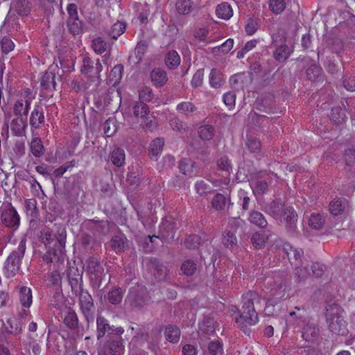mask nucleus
<instances>
[{"instance_id":"f257e3e1","label":"nucleus","mask_w":355,"mask_h":355,"mask_svg":"<svg viewBox=\"0 0 355 355\" xmlns=\"http://www.w3.org/2000/svg\"><path fill=\"white\" fill-rule=\"evenodd\" d=\"M243 306L239 318H236V322L239 327L245 334L249 335L250 326L254 325L259 320L258 314L254 309V303L260 302V298L256 292L249 291L243 295Z\"/></svg>"},{"instance_id":"f03ea898","label":"nucleus","mask_w":355,"mask_h":355,"mask_svg":"<svg viewBox=\"0 0 355 355\" xmlns=\"http://www.w3.org/2000/svg\"><path fill=\"white\" fill-rule=\"evenodd\" d=\"M343 314V310L337 304H329L326 307L327 327L334 334L344 336L348 332L347 322Z\"/></svg>"},{"instance_id":"7ed1b4c3","label":"nucleus","mask_w":355,"mask_h":355,"mask_svg":"<svg viewBox=\"0 0 355 355\" xmlns=\"http://www.w3.org/2000/svg\"><path fill=\"white\" fill-rule=\"evenodd\" d=\"M150 300L147 288L142 285H135L129 289L125 302L132 309L140 310L148 305Z\"/></svg>"},{"instance_id":"20e7f679","label":"nucleus","mask_w":355,"mask_h":355,"mask_svg":"<svg viewBox=\"0 0 355 355\" xmlns=\"http://www.w3.org/2000/svg\"><path fill=\"white\" fill-rule=\"evenodd\" d=\"M40 241L43 243L65 244L67 232L65 228L60 225L54 224L52 228L45 226L38 234Z\"/></svg>"},{"instance_id":"39448f33","label":"nucleus","mask_w":355,"mask_h":355,"mask_svg":"<svg viewBox=\"0 0 355 355\" xmlns=\"http://www.w3.org/2000/svg\"><path fill=\"white\" fill-rule=\"evenodd\" d=\"M102 70L103 66L98 58L93 60L89 56L83 58L80 71L87 76L89 82L95 83L96 87L100 83V73Z\"/></svg>"},{"instance_id":"423d86ee","label":"nucleus","mask_w":355,"mask_h":355,"mask_svg":"<svg viewBox=\"0 0 355 355\" xmlns=\"http://www.w3.org/2000/svg\"><path fill=\"white\" fill-rule=\"evenodd\" d=\"M80 310L89 324L95 318L96 306L92 295L87 291H82L78 295Z\"/></svg>"},{"instance_id":"0eeeda50","label":"nucleus","mask_w":355,"mask_h":355,"mask_svg":"<svg viewBox=\"0 0 355 355\" xmlns=\"http://www.w3.org/2000/svg\"><path fill=\"white\" fill-rule=\"evenodd\" d=\"M26 251V245H19L17 249L13 250L8 257L5 270L7 277H12L19 270L21 260L23 258Z\"/></svg>"},{"instance_id":"6e6552de","label":"nucleus","mask_w":355,"mask_h":355,"mask_svg":"<svg viewBox=\"0 0 355 355\" xmlns=\"http://www.w3.org/2000/svg\"><path fill=\"white\" fill-rule=\"evenodd\" d=\"M42 247L43 250H39L40 253L42 254V259L47 263L58 262L63 261L64 259V254L63 250L65 245H38Z\"/></svg>"},{"instance_id":"1a4fd4ad","label":"nucleus","mask_w":355,"mask_h":355,"mask_svg":"<svg viewBox=\"0 0 355 355\" xmlns=\"http://www.w3.org/2000/svg\"><path fill=\"white\" fill-rule=\"evenodd\" d=\"M1 220L6 227L12 230H17L20 224L19 215L11 204L6 206L2 211Z\"/></svg>"},{"instance_id":"9d476101","label":"nucleus","mask_w":355,"mask_h":355,"mask_svg":"<svg viewBox=\"0 0 355 355\" xmlns=\"http://www.w3.org/2000/svg\"><path fill=\"white\" fill-rule=\"evenodd\" d=\"M288 206H286L280 198H275L270 202L266 203L262 210L275 220L281 219Z\"/></svg>"},{"instance_id":"9b49d317","label":"nucleus","mask_w":355,"mask_h":355,"mask_svg":"<svg viewBox=\"0 0 355 355\" xmlns=\"http://www.w3.org/2000/svg\"><path fill=\"white\" fill-rule=\"evenodd\" d=\"M147 268L150 273L154 277L155 280L161 282L166 279L168 270L157 259L150 258L147 263Z\"/></svg>"},{"instance_id":"f8f14e48","label":"nucleus","mask_w":355,"mask_h":355,"mask_svg":"<svg viewBox=\"0 0 355 355\" xmlns=\"http://www.w3.org/2000/svg\"><path fill=\"white\" fill-rule=\"evenodd\" d=\"M283 216H284V220L286 223V227L287 232L291 234V236L293 237L297 236L298 235L296 226L297 215L294 209L288 206L283 214Z\"/></svg>"},{"instance_id":"ddd939ff","label":"nucleus","mask_w":355,"mask_h":355,"mask_svg":"<svg viewBox=\"0 0 355 355\" xmlns=\"http://www.w3.org/2000/svg\"><path fill=\"white\" fill-rule=\"evenodd\" d=\"M251 240L252 244H272L277 241V236L270 230H264L254 233Z\"/></svg>"},{"instance_id":"4468645a","label":"nucleus","mask_w":355,"mask_h":355,"mask_svg":"<svg viewBox=\"0 0 355 355\" xmlns=\"http://www.w3.org/2000/svg\"><path fill=\"white\" fill-rule=\"evenodd\" d=\"M298 61H302L309 67L306 71V76L311 81H315L322 73V68L315 63L309 57H304L302 59L298 58Z\"/></svg>"},{"instance_id":"2eb2a0df","label":"nucleus","mask_w":355,"mask_h":355,"mask_svg":"<svg viewBox=\"0 0 355 355\" xmlns=\"http://www.w3.org/2000/svg\"><path fill=\"white\" fill-rule=\"evenodd\" d=\"M218 327V322L212 317L205 316L199 324V334L202 336L214 335Z\"/></svg>"},{"instance_id":"dca6fc26","label":"nucleus","mask_w":355,"mask_h":355,"mask_svg":"<svg viewBox=\"0 0 355 355\" xmlns=\"http://www.w3.org/2000/svg\"><path fill=\"white\" fill-rule=\"evenodd\" d=\"M44 121L43 108L40 105H35L29 118V123L32 130L40 128L44 124Z\"/></svg>"},{"instance_id":"f3484780","label":"nucleus","mask_w":355,"mask_h":355,"mask_svg":"<svg viewBox=\"0 0 355 355\" xmlns=\"http://www.w3.org/2000/svg\"><path fill=\"white\" fill-rule=\"evenodd\" d=\"M176 223L171 217L165 218L160 226V232L163 239H166L169 242V239L174 238V230L176 228Z\"/></svg>"},{"instance_id":"a211bd4d","label":"nucleus","mask_w":355,"mask_h":355,"mask_svg":"<svg viewBox=\"0 0 355 355\" xmlns=\"http://www.w3.org/2000/svg\"><path fill=\"white\" fill-rule=\"evenodd\" d=\"M27 119L22 116H17L10 122V130L12 134L16 137H22L26 134L27 128Z\"/></svg>"},{"instance_id":"6ab92c4d","label":"nucleus","mask_w":355,"mask_h":355,"mask_svg":"<svg viewBox=\"0 0 355 355\" xmlns=\"http://www.w3.org/2000/svg\"><path fill=\"white\" fill-rule=\"evenodd\" d=\"M31 107V99L17 100L13 106V114L16 116H26Z\"/></svg>"},{"instance_id":"aec40b11","label":"nucleus","mask_w":355,"mask_h":355,"mask_svg":"<svg viewBox=\"0 0 355 355\" xmlns=\"http://www.w3.org/2000/svg\"><path fill=\"white\" fill-rule=\"evenodd\" d=\"M87 270L91 275L95 276L96 278L100 277L103 272V268L101 264L100 260L90 257L86 261Z\"/></svg>"},{"instance_id":"412c9836","label":"nucleus","mask_w":355,"mask_h":355,"mask_svg":"<svg viewBox=\"0 0 355 355\" xmlns=\"http://www.w3.org/2000/svg\"><path fill=\"white\" fill-rule=\"evenodd\" d=\"M63 322L71 330H76L78 329V318L73 309L70 307L67 309L64 315Z\"/></svg>"},{"instance_id":"4be33fe9","label":"nucleus","mask_w":355,"mask_h":355,"mask_svg":"<svg viewBox=\"0 0 355 355\" xmlns=\"http://www.w3.org/2000/svg\"><path fill=\"white\" fill-rule=\"evenodd\" d=\"M150 76L154 85L158 87L163 86L168 80L166 71L160 68L154 69Z\"/></svg>"},{"instance_id":"5701e85b","label":"nucleus","mask_w":355,"mask_h":355,"mask_svg":"<svg viewBox=\"0 0 355 355\" xmlns=\"http://www.w3.org/2000/svg\"><path fill=\"white\" fill-rule=\"evenodd\" d=\"M109 158L114 166L121 167L125 164V151L121 148L116 147L110 153Z\"/></svg>"},{"instance_id":"b1692460","label":"nucleus","mask_w":355,"mask_h":355,"mask_svg":"<svg viewBox=\"0 0 355 355\" xmlns=\"http://www.w3.org/2000/svg\"><path fill=\"white\" fill-rule=\"evenodd\" d=\"M287 248H284V251L287 254L288 259L291 264L295 265V263L292 261L293 259L299 263L301 261V257L304 254V252L302 248H296L294 245H286Z\"/></svg>"},{"instance_id":"393cba45","label":"nucleus","mask_w":355,"mask_h":355,"mask_svg":"<svg viewBox=\"0 0 355 355\" xmlns=\"http://www.w3.org/2000/svg\"><path fill=\"white\" fill-rule=\"evenodd\" d=\"M97 325V339L100 340L103 338L105 333L111 334L112 326L110 325L108 321L103 316L98 315L96 318Z\"/></svg>"},{"instance_id":"a878e982","label":"nucleus","mask_w":355,"mask_h":355,"mask_svg":"<svg viewBox=\"0 0 355 355\" xmlns=\"http://www.w3.org/2000/svg\"><path fill=\"white\" fill-rule=\"evenodd\" d=\"M248 220L250 223L260 228H265L268 225L264 215L261 212L256 210H252L249 213Z\"/></svg>"},{"instance_id":"bb28decb","label":"nucleus","mask_w":355,"mask_h":355,"mask_svg":"<svg viewBox=\"0 0 355 355\" xmlns=\"http://www.w3.org/2000/svg\"><path fill=\"white\" fill-rule=\"evenodd\" d=\"M132 110L136 118L148 120L149 107L143 101H136L132 107Z\"/></svg>"},{"instance_id":"cd10ccee","label":"nucleus","mask_w":355,"mask_h":355,"mask_svg":"<svg viewBox=\"0 0 355 355\" xmlns=\"http://www.w3.org/2000/svg\"><path fill=\"white\" fill-rule=\"evenodd\" d=\"M249 76L245 73H237L230 78V84L232 88L236 90L243 89L245 83L248 82Z\"/></svg>"},{"instance_id":"c85d7f7f","label":"nucleus","mask_w":355,"mask_h":355,"mask_svg":"<svg viewBox=\"0 0 355 355\" xmlns=\"http://www.w3.org/2000/svg\"><path fill=\"white\" fill-rule=\"evenodd\" d=\"M164 145V141L162 138H157L150 144L148 151L152 159L157 160L159 155L161 154Z\"/></svg>"},{"instance_id":"c756f323","label":"nucleus","mask_w":355,"mask_h":355,"mask_svg":"<svg viewBox=\"0 0 355 355\" xmlns=\"http://www.w3.org/2000/svg\"><path fill=\"white\" fill-rule=\"evenodd\" d=\"M180 56L176 51H169L165 55V64L170 69H176L180 64Z\"/></svg>"},{"instance_id":"7c9ffc66","label":"nucleus","mask_w":355,"mask_h":355,"mask_svg":"<svg viewBox=\"0 0 355 355\" xmlns=\"http://www.w3.org/2000/svg\"><path fill=\"white\" fill-rule=\"evenodd\" d=\"M66 25L69 33L73 36L78 35L83 33V22L80 18L67 19Z\"/></svg>"},{"instance_id":"2f4dec72","label":"nucleus","mask_w":355,"mask_h":355,"mask_svg":"<svg viewBox=\"0 0 355 355\" xmlns=\"http://www.w3.org/2000/svg\"><path fill=\"white\" fill-rule=\"evenodd\" d=\"M124 291L120 287H113L107 293L108 302L114 305L121 304L123 297Z\"/></svg>"},{"instance_id":"473e14b6","label":"nucleus","mask_w":355,"mask_h":355,"mask_svg":"<svg viewBox=\"0 0 355 355\" xmlns=\"http://www.w3.org/2000/svg\"><path fill=\"white\" fill-rule=\"evenodd\" d=\"M228 199L222 193H217L212 199V207L217 210L224 211L227 207H229L230 203L227 205Z\"/></svg>"},{"instance_id":"72a5a7b5","label":"nucleus","mask_w":355,"mask_h":355,"mask_svg":"<svg viewBox=\"0 0 355 355\" xmlns=\"http://www.w3.org/2000/svg\"><path fill=\"white\" fill-rule=\"evenodd\" d=\"M69 282L71 288V291L75 295H78L82 291H85L83 289L82 275L77 274L75 277L69 275Z\"/></svg>"},{"instance_id":"f704fd0d","label":"nucleus","mask_w":355,"mask_h":355,"mask_svg":"<svg viewBox=\"0 0 355 355\" xmlns=\"http://www.w3.org/2000/svg\"><path fill=\"white\" fill-rule=\"evenodd\" d=\"M13 8L19 15L27 16L31 10V3L28 0H17Z\"/></svg>"},{"instance_id":"c9c22d12","label":"nucleus","mask_w":355,"mask_h":355,"mask_svg":"<svg viewBox=\"0 0 355 355\" xmlns=\"http://www.w3.org/2000/svg\"><path fill=\"white\" fill-rule=\"evenodd\" d=\"M216 14L219 18L229 19L233 15V10L227 2H223L216 7Z\"/></svg>"},{"instance_id":"e433bc0d","label":"nucleus","mask_w":355,"mask_h":355,"mask_svg":"<svg viewBox=\"0 0 355 355\" xmlns=\"http://www.w3.org/2000/svg\"><path fill=\"white\" fill-rule=\"evenodd\" d=\"M108 348L112 355H120L124 351L123 339L121 337L110 339L109 341Z\"/></svg>"},{"instance_id":"4c0bfd02","label":"nucleus","mask_w":355,"mask_h":355,"mask_svg":"<svg viewBox=\"0 0 355 355\" xmlns=\"http://www.w3.org/2000/svg\"><path fill=\"white\" fill-rule=\"evenodd\" d=\"M164 335L168 341L176 343L180 339V330L175 325H169L166 328Z\"/></svg>"},{"instance_id":"58836bf2","label":"nucleus","mask_w":355,"mask_h":355,"mask_svg":"<svg viewBox=\"0 0 355 355\" xmlns=\"http://www.w3.org/2000/svg\"><path fill=\"white\" fill-rule=\"evenodd\" d=\"M194 168L195 162L189 158H183L180 161V171L185 175L191 176Z\"/></svg>"},{"instance_id":"ea45409f","label":"nucleus","mask_w":355,"mask_h":355,"mask_svg":"<svg viewBox=\"0 0 355 355\" xmlns=\"http://www.w3.org/2000/svg\"><path fill=\"white\" fill-rule=\"evenodd\" d=\"M209 83L214 88H219L224 83L223 73L217 69H211L209 74Z\"/></svg>"},{"instance_id":"a19ab883","label":"nucleus","mask_w":355,"mask_h":355,"mask_svg":"<svg viewBox=\"0 0 355 355\" xmlns=\"http://www.w3.org/2000/svg\"><path fill=\"white\" fill-rule=\"evenodd\" d=\"M55 74L52 71H46L41 78V87L43 89H49L55 87Z\"/></svg>"},{"instance_id":"79ce46f5","label":"nucleus","mask_w":355,"mask_h":355,"mask_svg":"<svg viewBox=\"0 0 355 355\" xmlns=\"http://www.w3.org/2000/svg\"><path fill=\"white\" fill-rule=\"evenodd\" d=\"M19 300L22 306L29 308L32 304L31 290L27 287H21L19 291Z\"/></svg>"},{"instance_id":"37998d69","label":"nucleus","mask_w":355,"mask_h":355,"mask_svg":"<svg viewBox=\"0 0 355 355\" xmlns=\"http://www.w3.org/2000/svg\"><path fill=\"white\" fill-rule=\"evenodd\" d=\"M30 150L35 157H40L43 155L44 148L40 138L35 137L32 139Z\"/></svg>"},{"instance_id":"c03bdc74","label":"nucleus","mask_w":355,"mask_h":355,"mask_svg":"<svg viewBox=\"0 0 355 355\" xmlns=\"http://www.w3.org/2000/svg\"><path fill=\"white\" fill-rule=\"evenodd\" d=\"M291 55L290 48L287 45H281L273 53L275 59L279 62H284Z\"/></svg>"},{"instance_id":"a18cd8bd","label":"nucleus","mask_w":355,"mask_h":355,"mask_svg":"<svg viewBox=\"0 0 355 355\" xmlns=\"http://www.w3.org/2000/svg\"><path fill=\"white\" fill-rule=\"evenodd\" d=\"M176 8L180 14L188 15L193 9V2L191 0H177Z\"/></svg>"},{"instance_id":"49530a36","label":"nucleus","mask_w":355,"mask_h":355,"mask_svg":"<svg viewBox=\"0 0 355 355\" xmlns=\"http://www.w3.org/2000/svg\"><path fill=\"white\" fill-rule=\"evenodd\" d=\"M176 110L180 114L189 116L196 110V107L190 101H183L178 104Z\"/></svg>"},{"instance_id":"de8ad7c7","label":"nucleus","mask_w":355,"mask_h":355,"mask_svg":"<svg viewBox=\"0 0 355 355\" xmlns=\"http://www.w3.org/2000/svg\"><path fill=\"white\" fill-rule=\"evenodd\" d=\"M126 29V24L122 21H117L112 26L110 35L114 39L116 40L120 35H121Z\"/></svg>"},{"instance_id":"09e8293b","label":"nucleus","mask_w":355,"mask_h":355,"mask_svg":"<svg viewBox=\"0 0 355 355\" xmlns=\"http://www.w3.org/2000/svg\"><path fill=\"white\" fill-rule=\"evenodd\" d=\"M345 119V113L340 107H336L331 109V119L334 123L340 124Z\"/></svg>"},{"instance_id":"8fccbe9b","label":"nucleus","mask_w":355,"mask_h":355,"mask_svg":"<svg viewBox=\"0 0 355 355\" xmlns=\"http://www.w3.org/2000/svg\"><path fill=\"white\" fill-rule=\"evenodd\" d=\"M318 335V329L311 325H306L304 327L302 337L306 341L314 340Z\"/></svg>"},{"instance_id":"3c124183","label":"nucleus","mask_w":355,"mask_h":355,"mask_svg":"<svg viewBox=\"0 0 355 355\" xmlns=\"http://www.w3.org/2000/svg\"><path fill=\"white\" fill-rule=\"evenodd\" d=\"M139 101L150 102L154 98L153 90L150 87L147 86L142 87L139 91Z\"/></svg>"},{"instance_id":"603ef678","label":"nucleus","mask_w":355,"mask_h":355,"mask_svg":"<svg viewBox=\"0 0 355 355\" xmlns=\"http://www.w3.org/2000/svg\"><path fill=\"white\" fill-rule=\"evenodd\" d=\"M324 223V220L320 214H312L309 219V225L313 229L320 230Z\"/></svg>"},{"instance_id":"864d4df0","label":"nucleus","mask_w":355,"mask_h":355,"mask_svg":"<svg viewBox=\"0 0 355 355\" xmlns=\"http://www.w3.org/2000/svg\"><path fill=\"white\" fill-rule=\"evenodd\" d=\"M198 134L203 140H210L214 135V129L211 125H204L199 128Z\"/></svg>"},{"instance_id":"5fc2aeb1","label":"nucleus","mask_w":355,"mask_h":355,"mask_svg":"<svg viewBox=\"0 0 355 355\" xmlns=\"http://www.w3.org/2000/svg\"><path fill=\"white\" fill-rule=\"evenodd\" d=\"M269 183L265 180H257L252 186L254 193L263 195L268 190Z\"/></svg>"},{"instance_id":"6e6d98bb","label":"nucleus","mask_w":355,"mask_h":355,"mask_svg":"<svg viewBox=\"0 0 355 355\" xmlns=\"http://www.w3.org/2000/svg\"><path fill=\"white\" fill-rule=\"evenodd\" d=\"M217 166L218 169L225 172L228 175L230 174L232 169V163L227 156H223L218 159Z\"/></svg>"},{"instance_id":"4d7b16f0","label":"nucleus","mask_w":355,"mask_h":355,"mask_svg":"<svg viewBox=\"0 0 355 355\" xmlns=\"http://www.w3.org/2000/svg\"><path fill=\"white\" fill-rule=\"evenodd\" d=\"M8 327H6L8 334H15L21 331V324L15 318H9L7 320Z\"/></svg>"},{"instance_id":"13d9d810","label":"nucleus","mask_w":355,"mask_h":355,"mask_svg":"<svg viewBox=\"0 0 355 355\" xmlns=\"http://www.w3.org/2000/svg\"><path fill=\"white\" fill-rule=\"evenodd\" d=\"M269 8L271 11L279 15L282 13L286 8V3L284 0H270Z\"/></svg>"},{"instance_id":"bf43d9fd","label":"nucleus","mask_w":355,"mask_h":355,"mask_svg":"<svg viewBox=\"0 0 355 355\" xmlns=\"http://www.w3.org/2000/svg\"><path fill=\"white\" fill-rule=\"evenodd\" d=\"M123 66L121 64L115 65L110 73V80L114 84L119 82L123 76Z\"/></svg>"},{"instance_id":"052dcab7","label":"nucleus","mask_w":355,"mask_h":355,"mask_svg":"<svg viewBox=\"0 0 355 355\" xmlns=\"http://www.w3.org/2000/svg\"><path fill=\"white\" fill-rule=\"evenodd\" d=\"M246 146L250 153H259L261 150V142L256 137H250L246 141Z\"/></svg>"},{"instance_id":"680f3d73","label":"nucleus","mask_w":355,"mask_h":355,"mask_svg":"<svg viewBox=\"0 0 355 355\" xmlns=\"http://www.w3.org/2000/svg\"><path fill=\"white\" fill-rule=\"evenodd\" d=\"M92 48L97 54H102L107 49V43L102 37H97L93 40Z\"/></svg>"},{"instance_id":"e2e57ef3","label":"nucleus","mask_w":355,"mask_h":355,"mask_svg":"<svg viewBox=\"0 0 355 355\" xmlns=\"http://www.w3.org/2000/svg\"><path fill=\"white\" fill-rule=\"evenodd\" d=\"M181 270L184 275L191 276L196 271V264L191 260H186L182 263Z\"/></svg>"},{"instance_id":"0e129e2a","label":"nucleus","mask_w":355,"mask_h":355,"mask_svg":"<svg viewBox=\"0 0 355 355\" xmlns=\"http://www.w3.org/2000/svg\"><path fill=\"white\" fill-rule=\"evenodd\" d=\"M310 275V272L306 267L298 266V263H295V276L297 277L298 282H304Z\"/></svg>"},{"instance_id":"69168bd1","label":"nucleus","mask_w":355,"mask_h":355,"mask_svg":"<svg viewBox=\"0 0 355 355\" xmlns=\"http://www.w3.org/2000/svg\"><path fill=\"white\" fill-rule=\"evenodd\" d=\"M208 351L211 355H220L223 352V344L218 340L211 341L208 345Z\"/></svg>"},{"instance_id":"338daca9","label":"nucleus","mask_w":355,"mask_h":355,"mask_svg":"<svg viewBox=\"0 0 355 355\" xmlns=\"http://www.w3.org/2000/svg\"><path fill=\"white\" fill-rule=\"evenodd\" d=\"M344 211V206L340 199H335L329 203V211L331 214L337 216Z\"/></svg>"},{"instance_id":"774afa93","label":"nucleus","mask_w":355,"mask_h":355,"mask_svg":"<svg viewBox=\"0 0 355 355\" xmlns=\"http://www.w3.org/2000/svg\"><path fill=\"white\" fill-rule=\"evenodd\" d=\"M343 159L347 166L355 165V148L350 147L345 150Z\"/></svg>"}]
</instances>
